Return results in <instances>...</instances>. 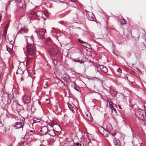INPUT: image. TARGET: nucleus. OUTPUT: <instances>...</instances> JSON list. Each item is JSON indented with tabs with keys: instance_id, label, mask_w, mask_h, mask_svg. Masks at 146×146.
Instances as JSON below:
<instances>
[{
	"instance_id": "obj_6",
	"label": "nucleus",
	"mask_w": 146,
	"mask_h": 146,
	"mask_svg": "<svg viewBox=\"0 0 146 146\" xmlns=\"http://www.w3.org/2000/svg\"><path fill=\"white\" fill-rule=\"evenodd\" d=\"M23 101L24 103H29L31 102V99L30 97L27 94H25L22 97Z\"/></svg>"
},
{
	"instance_id": "obj_48",
	"label": "nucleus",
	"mask_w": 146,
	"mask_h": 146,
	"mask_svg": "<svg viewBox=\"0 0 146 146\" xmlns=\"http://www.w3.org/2000/svg\"><path fill=\"white\" fill-rule=\"evenodd\" d=\"M48 40H49H49H50V39H48Z\"/></svg>"
},
{
	"instance_id": "obj_4",
	"label": "nucleus",
	"mask_w": 146,
	"mask_h": 146,
	"mask_svg": "<svg viewBox=\"0 0 146 146\" xmlns=\"http://www.w3.org/2000/svg\"><path fill=\"white\" fill-rule=\"evenodd\" d=\"M58 52V48L56 47L51 48L49 49L48 52L50 55L55 56L57 55Z\"/></svg>"
},
{
	"instance_id": "obj_21",
	"label": "nucleus",
	"mask_w": 146,
	"mask_h": 146,
	"mask_svg": "<svg viewBox=\"0 0 146 146\" xmlns=\"http://www.w3.org/2000/svg\"><path fill=\"white\" fill-rule=\"evenodd\" d=\"M109 104L110 108V109H111L112 108H113V103L112 102H109Z\"/></svg>"
},
{
	"instance_id": "obj_8",
	"label": "nucleus",
	"mask_w": 146,
	"mask_h": 146,
	"mask_svg": "<svg viewBox=\"0 0 146 146\" xmlns=\"http://www.w3.org/2000/svg\"><path fill=\"white\" fill-rule=\"evenodd\" d=\"M40 131L42 134L45 135L48 133V129L47 126H44L41 128Z\"/></svg>"
},
{
	"instance_id": "obj_44",
	"label": "nucleus",
	"mask_w": 146,
	"mask_h": 146,
	"mask_svg": "<svg viewBox=\"0 0 146 146\" xmlns=\"http://www.w3.org/2000/svg\"><path fill=\"white\" fill-rule=\"evenodd\" d=\"M38 102H39V104H40V103H40V102H39V101H38Z\"/></svg>"
},
{
	"instance_id": "obj_46",
	"label": "nucleus",
	"mask_w": 146,
	"mask_h": 146,
	"mask_svg": "<svg viewBox=\"0 0 146 146\" xmlns=\"http://www.w3.org/2000/svg\"><path fill=\"white\" fill-rule=\"evenodd\" d=\"M113 54H114V53H115V52H113Z\"/></svg>"
},
{
	"instance_id": "obj_14",
	"label": "nucleus",
	"mask_w": 146,
	"mask_h": 146,
	"mask_svg": "<svg viewBox=\"0 0 146 146\" xmlns=\"http://www.w3.org/2000/svg\"><path fill=\"white\" fill-rule=\"evenodd\" d=\"M86 114L87 119L89 120H91L92 118L90 113L89 112H87L86 113Z\"/></svg>"
},
{
	"instance_id": "obj_43",
	"label": "nucleus",
	"mask_w": 146,
	"mask_h": 146,
	"mask_svg": "<svg viewBox=\"0 0 146 146\" xmlns=\"http://www.w3.org/2000/svg\"><path fill=\"white\" fill-rule=\"evenodd\" d=\"M74 61L75 62V61H77V60L76 59H74Z\"/></svg>"
},
{
	"instance_id": "obj_22",
	"label": "nucleus",
	"mask_w": 146,
	"mask_h": 146,
	"mask_svg": "<svg viewBox=\"0 0 146 146\" xmlns=\"http://www.w3.org/2000/svg\"><path fill=\"white\" fill-rule=\"evenodd\" d=\"M7 30H4L3 32V36H4V37H6V34L7 33Z\"/></svg>"
},
{
	"instance_id": "obj_20",
	"label": "nucleus",
	"mask_w": 146,
	"mask_h": 146,
	"mask_svg": "<svg viewBox=\"0 0 146 146\" xmlns=\"http://www.w3.org/2000/svg\"><path fill=\"white\" fill-rule=\"evenodd\" d=\"M42 17L44 19H46L47 18V16L45 13H43L42 15Z\"/></svg>"
},
{
	"instance_id": "obj_13",
	"label": "nucleus",
	"mask_w": 146,
	"mask_h": 146,
	"mask_svg": "<svg viewBox=\"0 0 146 146\" xmlns=\"http://www.w3.org/2000/svg\"><path fill=\"white\" fill-rule=\"evenodd\" d=\"M100 68L101 70L105 73H107L108 72L107 68L105 66L101 65L100 66Z\"/></svg>"
},
{
	"instance_id": "obj_40",
	"label": "nucleus",
	"mask_w": 146,
	"mask_h": 146,
	"mask_svg": "<svg viewBox=\"0 0 146 146\" xmlns=\"http://www.w3.org/2000/svg\"><path fill=\"white\" fill-rule=\"evenodd\" d=\"M63 79L64 80H66L65 79H64V78H66V76H64V77L63 76Z\"/></svg>"
},
{
	"instance_id": "obj_9",
	"label": "nucleus",
	"mask_w": 146,
	"mask_h": 146,
	"mask_svg": "<svg viewBox=\"0 0 146 146\" xmlns=\"http://www.w3.org/2000/svg\"><path fill=\"white\" fill-rule=\"evenodd\" d=\"M113 141L115 146H121L120 141L118 139L114 138Z\"/></svg>"
},
{
	"instance_id": "obj_12",
	"label": "nucleus",
	"mask_w": 146,
	"mask_h": 146,
	"mask_svg": "<svg viewBox=\"0 0 146 146\" xmlns=\"http://www.w3.org/2000/svg\"><path fill=\"white\" fill-rule=\"evenodd\" d=\"M53 130H48V133L50 135L52 136H54L56 135V134L54 131V129L53 127H52Z\"/></svg>"
},
{
	"instance_id": "obj_25",
	"label": "nucleus",
	"mask_w": 146,
	"mask_h": 146,
	"mask_svg": "<svg viewBox=\"0 0 146 146\" xmlns=\"http://www.w3.org/2000/svg\"><path fill=\"white\" fill-rule=\"evenodd\" d=\"M9 24H8L6 25V26L5 27L4 30H7V29L9 27Z\"/></svg>"
},
{
	"instance_id": "obj_17",
	"label": "nucleus",
	"mask_w": 146,
	"mask_h": 146,
	"mask_svg": "<svg viewBox=\"0 0 146 146\" xmlns=\"http://www.w3.org/2000/svg\"><path fill=\"white\" fill-rule=\"evenodd\" d=\"M40 121V119L35 117L33 119V122L35 123L39 122Z\"/></svg>"
},
{
	"instance_id": "obj_33",
	"label": "nucleus",
	"mask_w": 146,
	"mask_h": 146,
	"mask_svg": "<svg viewBox=\"0 0 146 146\" xmlns=\"http://www.w3.org/2000/svg\"><path fill=\"white\" fill-rule=\"evenodd\" d=\"M113 74V73L112 72L109 73H108L107 74L108 75H110V76H112Z\"/></svg>"
},
{
	"instance_id": "obj_34",
	"label": "nucleus",
	"mask_w": 146,
	"mask_h": 146,
	"mask_svg": "<svg viewBox=\"0 0 146 146\" xmlns=\"http://www.w3.org/2000/svg\"><path fill=\"white\" fill-rule=\"evenodd\" d=\"M56 127L58 128L61 129L60 127L58 125H56Z\"/></svg>"
},
{
	"instance_id": "obj_31",
	"label": "nucleus",
	"mask_w": 146,
	"mask_h": 146,
	"mask_svg": "<svg viewBox=\"0 0 146 146\" xmlns=\"http://www.w3.org/2000/svg\"><path fill=\"white\" fill-rule=\"evenodd\" d=\"M46 101L47 102L46 103L47 104H49V99H46Z\"/></svg>"
},
{
	"instance_id": "obj_24",
	"label": "nucleus",
	"mask_w": 146,
	"mask_h": 146,
	"mask_svg": "<svg viewBox=\"0 0 146 146\" xmlns=\"http://www.w3.org/2000/svg\"><path fill=\"white\" fill-rule=\"evenodd\" d=\"M74 144L76 145L77 146H79V145H80V146L81 145V144L78 142L75 143Z\"/></svg>"
},
{
	"instance_id": "obj_41",
	"label": "nucleus",
	"mask_w": 146,
	"mask_h": 146,
	"mask_svg": "<svg viewBox=\"0 0 146 146\" xmlns=\"http://www.w3.org/2000/svg\"><path fill=\"white\" fill-rule=\"evenodd\" d=\"M144 108L145 110L146 111V106H144Z\"/></svg>"
},
{
	"instance_id": "obj_16",
	"label": "nucleus",
	"mask_w": 146,
	"mask_h": 146,
	"mask_svg": "<svg viewBox=\"0 0 146 146\" xmlns=\"http://www.w3.org/2000/svg\"><path fill=\"white\" fill-rule=\"evenodd\" d=\"M74 88L77 91L79 92V88L78 86L76 84L75 82L74 83Z\"/></svg>"
},
{
	"instance_id": "obj_7",
	"label": "nucleus",
	"mask_w": 146,
	"mask_h": 146,
	"mask_svg": "<svg viewBox=\"0 0 146 146\" xmlns=\"http://www.w3.org/2000/svg\"><path fill=\"white\" fill-rule=\"evenodd\" d=\"M24 125V123L23 122H17L15 123L14 127H16V129H19L21 128H23V127Z\"/></svg>"
},
{
	"instance_id": "obj_35",
	"label": "nucleus",
	"mask_w": 146,
	"mask_h": 146,
	"mask_svg": "<svg viewBox=\"0 0 146 146\" xmlns=\"http://www.w3.org/2000/svg\"><path fill=\"white\" fill-rule=\"evenodd\" d=\"M49 125L50 126H51V127H52H52H53V126L54 125L53 124H52V123H51V124H50V123L49 124Z\"/></svg>"
},
{
	"instance_id": "obj_19",
	"label": "nucleus",
	"mask_w": 146,
	"mask_h": 146,
	"mask_svg": "<svg viewBox=\"0 0 146 146\" xmlns=\"http://www.w3.org/2000/svg\"><path fill=\"white\" fill-rule=\"evenodd\" d=\"M68 106L69 108L70 109L71 111H72L73 113H74V110L73 109V107L70 104H68Z\"/></svg>"
},
{
	"instance_id": "obj_23",
	"label": "nucleus",
	"mask_w": 146,
	"mask_h": 146,
	"mask_svg": "<svg viewBox=\"0 0 146 146\" xmlns=\"http://www.w3.org/2000/svg\"><path fill=\"white\" fill-rule=\"evenodd\" d=\"M117 71L119 73H121L122 72V70L121 68H119L117 69Z\"/></svg>"
},
{
	"instance_id": "obj_15",
	"label": "nucleus",
	"mask_w": 146,
	"mask_h": 146,
	"mask_svg": "<svg viewBox=\"0 0 146 146\" xmlns=\"http://www.w3.org/2000/svg\"><path fill=\"white\" fill-rule=\"evenodd\" d=\"M11 48L8 47V46H7V49L9 54L11 55H12L13 54V52L12 49L13 48V46L11 45Z\"/></svg>"
},
{
	"instance_id": "obj_37",
	"label": "nucleus",
	"mask_w": 146,
	"mask_h": 146,
	"mask_svg": "<svg viewBox=\"0 0 146 146\" xmlns=\"http://www.w3.org/2000/svg\"><path fill=\"white\" fill-rule=\"evenodd\" d=\"M24 79H23V77H21V80H24Z\"/></svg>"
},
{
	"instance_id": "obj_42",
	"label": "nucleus",
	"mask_w": 146,
	"mask_h": 146,
	"mask_svg": "<svg viewBox=\"0 0 146 146\" xmlns=\"http://www.w3.org/2000/svg\"><path fill=\"white\" fill-rule=\"evenodd\" d=\"M30 131L31 132H33V131L32 130H30Z\"/></svg>"
},
{
	"instance_id": "obj_18",
	"label": "nucleus",
	"mask_w": 146,
	"mask_h": 146,
	"mask_svg": "<svg viewBox=\"0 0 146 146\" xmlns=\"http://www.w3.org/2000/svg\"><path fill=\"white\" fill-rule=\"evenodd\" d=\"M127 23V21L124 19H123L121 20V25H125Z\"/></svg>"
},
{
	"instance_id": "obj_47",
	"label": "nucleus",
	"mask_w": 146,
	"mask_h": 146,
	"mask_svg": "<svg viewBox=\"0 0 146 146\" xmlns=\"http://www.w3.org/2000/svg\"><path fill=\"white\" fill-rule=\"evenodd\" d=\"M60 2H62V3H63V2H62V1H60Z\"/></svg>"
},
{
	"instance_id": "obj_29",
	"label": "nucleus",
	"mask_w": 146,
	"mask_h": 146,
	"mask_svg": "<svg viewBox=\"0 0 146 146\" xmlns=\"http://www.w3.org/2000/svg\"><path fill=\"white\" fill-rule=\"evenodd\" d=\"M111 111H113V110L116 112V110L114 108V107H113V108H111Z\"/></svg>"
},
{
	"instance_id": "obj_1",
	"label": "nucleus",
	"mask_w": 146,
	"mask_h": 146,
	"mask_svg": "<svg viewBox=\"0 0 146 146\" xmlns=\"http://www.w3.org/2000/svg\"><path fill=\"white\" fill-rule=\"evenodd\" d=\"M31 40V41L33 42L32 39L30 37H28L26 38V41L28 45L27 47V52L31 56L34 55L36 52V48L35 46L33 44H29L28 41Z\"/></svg>"
},
{
	"instance_id": "obj_3",
	"label": "nucleus",
	"mask_w": 146,
	"mask_h": 146,
	"mask_svg": "<svg viewBox=\"0 0 146 146\" xmlns=\"http://www.w3.org/2000/svg\"><path fill=\"white\" fill-rule=\"evenodd\" d=\"M136 115L137 117L142 120H144L145 118V116L146 117V113L145 111L141 109L138 110L136 113Z\"/></svg>"
},
{
	"instance_id": "obj_26",
	"label": "nucleus",
	"mask_w": 146,
	"mask_h": 146,
	"mask_svg": "<svg viewBox=\"0 0 146 146\" xmlns=\"http://www.w3.org/2000/svg\"><path fill=\"white\" fill-rule=\"evenodd\" d=\"M78 40L79 42H81V43H85V42L82 40L80 39H78Z\"/></svg>"
},
{
	"instance_id": "obj_10",
	"label": "nucleus",
	"mask_w": 146,
	"mask_h": 146,
	"mask_svg": "<svg viewBox=\"0 0 146 146\" xmlns=\"http://www.w3.org/2000/svg\"><path fill=\"white\" fill-rule=\"evenodd\" d=\"M45 32V30L44 29H41L38 31L37 34L38 35L42 36V37L43 38L44 37L43 36L44 35Z\"/></svg>"
},
{
	"instance_id": "obj_27",
	"label": "nucleus",
	"mask_w": 146,
	"mask_h": 146,
	"mask_svg": "<svg viewBox=\"0 0 146 146\" xmlns=\"http://www.w3.org/2000/svg\"><path fill=\"white\" fill-rule=\"evenodd\" d=\"M75 62H80L81 64L82 63L84 62L82 61H81L79 60H77V61H75Z\"/></svg>"
},
{
	"instance_id": "obj_11",
	"label": "nucleus",
	"mask_w": 146,
	"mask_h": 146,
	"mask_svg": "<svg viewBox=\"0 0 146 146\" xmlns=\"http://www.w3.org/2000/svg\"><path fill=\"white\" fill-rule=\"evenodd\" d=\"M87 18L90 21H93L94 19V14L92 13H90L87 16Z\"/></svg>"
},
{
	"instance_id": "obj_2",
	"label": "nucleus",
	"mask_w": 146,
	"mask_h": 146,
	"mask_svg": "<svg viewBox=\"0 0 146 146\" xmlns=\"http://www.w3.org/2000/svg\"><path fill=\"white\" fill-rule=\"evenodd\" d=\"M100 129H99L101 131H99L104 137H108L110 136L113 138V136H114L115 134L110 133L106 130L104 129L103 127H100Z\"/></svg>"
},
{
	"instance_id": "obj_38",
	"label": "nucleus",
	"mask_w": 146,
	"mask_h": 146,
	"mask_svg": "<svg viewBox=\"0 0 146 146\" xmlns=\"http://www.w3.org/2000/svg\"><path fill=\"white\" fill-rule=\"evenodd\" d=\"M26 134H25V135L24 136H23V137H22L23 138V139H24V138H25V135H26Z\"/></svg>"
},
{
	"instance_id": "obj_30",
	"label": "nucleus",
	"mask_w": 146,
	"mask_h": 146,
	"mask_svg": "<svg viewBox=\"0 0 146 146\" xmlns=\"http://www.w3.org/2000/svg\"><path fill=\"white\" fill-rule=\"evenodd\" d=\"M47 86H48L47 82H46V83L45 84L44 86V88H46Z\"/></svg>"
},
{
	"instance_id": "obj_32",
	"label": "nucleus",
	"mask_w": 146,
	"mask_h": 146,
	"mask_svg": "<svg viewBox=\"0 0 146 146\" xmlns=\"http://www.w3.org/2000/svg\"><path fill=\"white\" fill-rule=\"evenodd\" d=\"M32 14L34 16H37V15L36 14V13L35 12L32 13Z\"/></svg>"
},
{
	"instance_id": "obj_45",
	"label": "nucleus",
	"mask_w": 146,
	"mask_h": 146,
	"mask_svg": "<svg viewBox=\"0 0 146 146\" xmlns=\"http://www.w3.org/2000/svg\"><path fill=\"white\" fill-rule=\"evenodd\" d=\"M141 144H142V143H141L140 146H142V145H141Z\"/></svg>"
},
{
	"instance_id": "obj_49",
	"label": "nucleus",
	"mask_w": 146,
	"mask_h": 146,
	"mask_svg": "<svg viewBox=\"0 0 146 146\" xmlns=\"http://www.w3.org/2000/svg\"><path fill=\"white\" fill-rule=\"evenodd\" d=\"M116 56H117V55H116Z\"/></svg>"
},
{
	"instance_id": "obj_5",
	"label": "nucleus",
	"mask_w": 146,
	"mask_h": 146,
	"mask_svg": "<svg viewBox=\"0 0 146 146\" xmlns=\"http://www.w3.org/2000/svg\"><path fill=\"white\" fill-rule=\"evenodd\" d=\"M16 2L17 6L20 8H24L26 6L24 0H17Z\"/></svg>"
},
{
	"instance_id": "obj_28",
	"label": "nucleus",
	"mask_w": 146,
	"mask_h": 146,
	"mask_svg": "<svg viewBox=\"0 0 146 146\" xmlns=\"http://www.w3.org/2000/svg\"><path fill=\"white\" fill-rule=\"evenodd\" d=\"M53 62L54 64L56 65L57 64V61L56 60H54Z\"/></svg>"
},
{
	"instance_id": "obj_36",
	"label": "nucleus",
	"mask_w": 146,
	"mask_h": 146,
	"mask_svg": "<svg viewBox=\"0 0 146 146\" xmlns=\"http://www.w3.org/2000/svg\"><path fill=\"white\" fill-rule=\"evenodd\" d=\"M118 107H119V108L120 109H122V108H121V106L120 105H118Z\"/></svg>"
},
{
	"instance_id": "obj_39",
	"label": "nucleus",
	"mask_w": 146,
	"mask_h": 146,
	"mask_svg": "<svg viewBox=\"0 0 146 146\" xmlns=\"http://www.w3.org/2000/svg\"><path fill=\"white\" fill-rule=\"evenodd\" d=\"M125 77H126V79H127V80H129L128 79V77L125 76Z\"/></svg>"
}]
</instances>
